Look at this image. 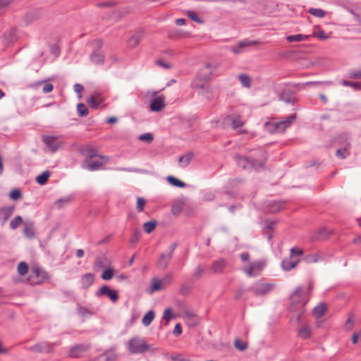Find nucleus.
Wrapping results in <instances>:
<instances>
[{
  "label": "nucleus",
  "mask_w": 361,
  "mask_h": 361,
  "mask_svg": "<svg viewBox=\"0 0 361 361\" xmlns=\"http://www.w3.org/2000/svg\"><path fill=\"white\" fill-rule=\"evenodd\" d=\"M107 161V158L91 152L83 162L82 167L89 171L99 170Z\"/></svg>",
  "instance_id": "2"
},
{
  "label": "nucleus",
  "mask_w": 361,
  "mask_h": 361,
  "mask_svg": "<svg viewBox=\"0 0 361 361\" xmlns=\"http://www.w3.org/2000/svg\"><path fill=\"white\" fill-rule=\"evenodd\" d=\"M156 225H157V222L155 221H147V222L145 223L143 225L144 231L147 233H150L154 230Z\"/></svg>",
  "instance_id": "41"
},
{
  "label": "nucleus",
  "mask_w": 361,
  "mask_h": 361,
  "mask_svg": "<svg viewBox=\"0 0 361 361\" xmlns=\"http://www.w3.org/2000/svg\"><path fill=\"white\" fill-rule=\"evenodd\" d=\"M339 142L344 145L343 148L338 149L336 152V155L340 159H345L349 155L348 147H350V137L348 134H343L339 136Z\"/></svg>",
  "instance_id": "10"
},
{
  "label": "nucleus",
  "mask_w": 361,
  "mask_h": 361,
  "mask_svg": "<svg viewBox=\"0 0 361 361\" xmlns=\"http://www.w3.org/2000/svg\"><path fill=\"white\" fill-rule=\"evenodd\" d=\"M299 262L300 261L298 259L294 260V259H292V258H290V257L289 258L283 259L281 261V268L284 271H289L291 269L296 267V266L298 265Z\"/></svg>",
  "instance_id": "24"
},
{
  "label": "nucleus",
  "mask_w": 361,
  "mask_h": 361,
  "mask_svg": "<svg viewBox=\"0 0 361 361\" xmlns=\"http://www.w3.org/2000/svg\"><path fill=\"white\" fill-rule=\"evenodd\" d=\"M23 233L27 238L32 239L35 236V231L32 222H25Z\"/></svg>",
  "instance_id": "25"
},
{
  "label": "nucleus",
  "mask_w": 361,
  "mask_h": 361,
  "mask_svg": "<svg viewBox=\"0 0 361 361\" xmlns=\"http://www.w3.org/2000/svg\"><path fill=\"white\" fill-rule=\"evenodd\" d=\"M322 259V257L317 254H311L305 257V261L307 263H315Z\"/></svg>",
  "instance_id": "44"
},
{
  "label": "nucleus",
  "mask_w": 361,
  "mask_h": 361,
  "mask_svg": "<svg viewBox=\"0 0 361 361\" xmlns=\"http://www.w3.org/2000/svg\"><path fill=\"white\" fill-rule=\"evenodd\" d=\"M117 4V1L115 0L108 1L106 2L100 3L97 4L99 7H105V8H113Z\"/></svg>",
  "instance_id": "58"
},
{
  "label": "nucleus",
  "mask_w": 361,
  "mask_h": 361,
  "mask_svg": "<svg viewBox=\"0 0 361 361\" xmlns=\"http://www.w3.org/2000/svg\"><path fill=\"white\" fill-rule=\"evenodd\" d=\"M145 35L143 30H139L128 40V46L130 48L135 47L144 38Z\"/></svg>",
  "instance_id": "17"
},
{
  "label": "nucleus",
  "mask_w": 361,
  "mask_h": 361,
  "mask_svg": "<svg viewBox=\"0 0 361 361\" xmlns=\"http://www.w3.org/2000/svg\"><path fill=\"white\" fill-rule=\"evenodd\" d=\"M309 38V35H305L302 34H298L294 35H288L286 37V40L288 42H296L307 40Z\"/></svg>",
  "instance_id": "31"
},
{
  "label": "nucleus",
  "mask_w": 361,
  "mask_h": 361,
  "mask_svg": "<svg viewBox=\"0 0 361 361\" xmlns=\"http://www.w3.org/2000/svg\"><path fill=\"white\" fill-rule=\"evenodd\" d=\"M42 140L53 152L57 151L61 146V143L58 140V138L54 136H43Z\"/></svg>",
  "instance_id": "16"
},
{
  "label": "nucleus",
  "mask_w": 361,
  "mask_h": 361,
  "mask_svg": "<svg viewBox=\"0 0 361 361\" xmlns=\"http://www.w3.org/2000/svg\"><path fill=\"white\" fill-rule=\"evenodd\" d=\"M181 333H182V328H181L180 324H179V323L176 324L174 327L173 331V335L176 336H178L180 335Z\"/></svg>",
  "instance_id": "64"
},
{
  "label": "nucleus",
  "mask_w": 361,
  "mask_h": 361,
  "mask_svg": "<svg viewBox=\"0 0 361 361\" xmlns=\"http://www.w3.org/2000/svg\"><path fill=\"white\" fill-rule=\"evenodd\" d=\"M60 344H61L60 342H55V343L42 342V343H39L35 345L31 346L30 348V350L32 351L37 352V353H51L53 352L54 346L59 345Z\"/></svg>",
  "instance_id": "9"
},
{
  "label": "nucleus",
  "mask_w": 361,
  "mask_h": 361,
  "mask_svg": "<svg viewBox=\"0 0 361 361\" xmlns=\"http://www.w3.org/2000/svg\"><path fill=\"white\" fill-rule=\"evenodd\" d=\"M90 59H91V61L96 64L102 63L104 61V54L99 51H94L92 54Z\"/></svg>",
  "instance_id": "30"
},
{
  "label": "nucleus",
  "mask_w": 361,
  "mask_h": 361,
  "mask_svg": "<svg viewBox=\"0 0 361 361\" xmlns=\"http://www.w3.org/2000/svg\"><path fill=\"white\" fill-rule=\"evenodd\" d=\"M82 285L85 288L90 287L94 282V275L88 273L85 274L82 278Z\"/></svg>",
  "instance_id": "32"
},
{
  "label": "nucleus",
  "mask_w": 361,
  "mask_h": 361,
  "mask_svg": "<svg viewBox=\"0 0 361 361\" xmlns=\"http://www.w3.org/2000/svg\"><path fill=\"white\" fill-rule=\"evenodd\" d=\"M166 180L171 185L177 188H185L186 185V184L183 181L172 176H167Z\"/></svg>",
  "instance_id": "28"
},
{
  "label": "nucleus",
  "mask_w": 361,
  "mask_h": 361,
  "mask_svg": "<svg viewBox=\"0 0 361 361\" xmlns=\"http://www.w3.org/2000/svg\"><path fill=\"white\" fill-rule=\"evenodd\" d=\"M42 84H44V86H43V88H42V92L44 93L47 94V93L51 92L53 90L54 86L51 83L45 82L44 81H39V82H38L37 83V85H42Z\"/></svg>",
  "instance_id": "48"
},
{
  "label": "nucleus",
  "mask_w": 361,
  "mask_h": 361,
  "mask_svg": "<svg viewBox=\"0 0 361 361\" xmlns=\"http://www.w3.org/2000/svg\"><path fill=\"white\" fill-rule=\"evenodd\" d=\"M90 348L89 344L81 343L72 346L69 351L68 356L71 358L81 357L85 353H87Z\"/></svg>",
  "instance_id": "8"
},
{
  "label": "nucleus",
  "mask_w": 361,
  "mask_h": 361,
  "mask_svg": "<svg viewBox=\"0 0 361 361\" xmlns=\"http://www.w3.org/2000/svg\"><path fill=\"white\" fill-rule=\"evenodd\" d=\"M50 176V173L48 171H44L40 175L37 176L36 181L39 185H44Z\"/></svg>",
  "instance_id": "35"
},
{
  "label": "nucleus",
  "mask_w": 361,
  "mask_h": 361,
  "mask_svg": "<svg viewBox=\"0 0 361 361\" xmlns=\"http://www.w3.org/2000/svg\"><path fill=\"white\" fill-rule=\"evenodd\" d=\"M71 201V198L70 197H63V198H61V199H59L57 200L56 202H55V206L58 208V209H61V207H63L65 204H67L70 202Z\"/></svg>",
  "instance_id": "52"
},
{
  "label": "nucleus",
  "mask_w": 361,
  "mask_h": 361,
  "mask_svg": "<svg viewBox=\"0 0 361 361\" xmlns=\"http://www.w3.org/2000/svg\"><path fill=\"white\" fill-rule=\"evenodd\" d=\"M77 111L78 115L82 117L86 116L89 113L87 107L82 103L78 104Z\"/></svg>",
  "instance_id": "43"
},
{
  "label": "nucleus",
  "mask_w": 361,
  "mask_h": 361,
  "mask_svg": "<svg viewBox=\"0 0 361 361\" xmlns=\"http://www.w3.org/2000/svg\"><path fill=\"white\" fill-rule=\"evenodd\" d=\"M296 115L295 114L290 115L286 119L276 122L274 124L275 133L283 132L287 128H288L295 120Z\"/></svg>",
  "instance_id": "12"
},
{
  "label": "nucleus",
  "mask_w": 361,
  "mask_h": 361,
  "mask_svg": "<svg viewBox=\"0 0 361 361\" xmlns=\"http://www.w3.org/2000/svg\"><path fill=\"white\" fill-rule=\"evenodd\" d=\"M279 99L286 104H294L298 102V99L293 91L289 89H284L279 95Z\"/></svg>",
  "instance_id": "15"
},
{
  "label": "nucleus",
  "mask_w": 361,
  "mask_h": 361,
  "mask_svg": "<svg viewBox=\"0 0 361 361\" xmlns=\"http://www.w3.org/2000/svg\"><path fill=\"white\" fill-rule=\"evenodd\" d=\"M28 271V265L24 262H21L18 265V272L20 276H24Z\"/></svg>",
  "instance_id": "47"
},
{
  "label": "nucleus",
  "mask_w": 361,
  "mask_h": 361,
  "mask_svg": "<svg viewBox=\"0 0 361 361\" xmlns=\"http://www.w3.org/2000/svg\"><path fill=\"white\" fill-rule=\"evenodd\" d=\"M23 223V219L20 216H16L10 223V228L12 230L16 229Z\"/></svg>",
  "instance_id": "46"
},
{
  "label": "nucleus",
  "mask_w": 361,
  "mask_h": 361,
  "mask_svg": "<svg viewBox=\"0 0 361 361\" xmlns=\"http://www.w3.org/2000/svg\"><path fill=\"white\" fill-rule=\"evenodd\" d=\"M214 198L215 195L212 192H206L203 197V200L205 201H212Z\"/></svg>",
  "instance_id": "62"
},
{
  "label": "nucleus",
  "mask_w": 361,
  "mask_h": 361,
  "mask_svg": "<svg viewBox=\"0 0 361 361\" xmlns=\"http://www.w3.org/2000/svg\"><path fill=\"white\" fill-rule=\"evenodd\" d=\"M187 16L190 19H192V20H194L195 22H196L197 23H200V24L203 23V20L198 16V15L195 12H194L192 11H188Z\"/></svg>",
  "instance_id": "51"
},
{
  "label": "nucleus",
  "mask_w": 361,
  "mask_h": 361,
  "mask_svg": "<svg viewBox=\"0 0 361 361\" xmlns=\"http://www.w3.org/2000/svg\"><path fill=\"white\" fill-rule=\"evenodd\" d=\"M238 79L241 83V85L246 88H250L251 87V78L247 74H240L238 75Z\"/></svg>",
  "instance_id": "33"
},
{
  "label": "nucleus",
  "mask_w": 361,
  "mask_h": 361,
  "mask_svg": "<svg viewBox=\"0 0 361 361\" xmlns=\"http://www.w3.org/2000/svg\"><path fill=\"white\" fill-rule=\"evenodd\" d=\"M298 336L302 339H307L311 336V331L307 326H303L298 331Z\"/></svg>",
  "instance_id": "36"
},
{
  "label": "nucleus",
  "mask_w": 361,
  "mask_h": 361,
  "mask_svg": "<svg viewBox=\"0 0 361 361\" xmlns=\"http://www.w3.org/2000/svg\"><path fill=\"white\" fill-rule=\"evenodd\" d=\"M155 314L153 310L148 311L143 317L142 323L145 326H148L154 319Z\"/></svg>",
  "instance_id": "29"
},
{
  "label": "nucleus",
  "mask_w": 361,
  "mask_h": 361,
  "mask_svg": "<svg viewBox=\"0 0 361 361\" xmlns=\"http://www.w3.org/2000/svg\"><path fill=\"white\" fill-rule=\"evenodd\" d=\"M244 125V122L240 117L237 116L232 118V127L233 129H238Z\"/></svg>",
  "instance_id": "49"
},
{
  "label": "nucleus",
  "mask_w": 361,
  "mask_h": 361,
  "mask_svg": "<svg viewBox=\"0 0 361 361\" xmlns=\"http://www.w3.org/2000/svg\"><path fill=\"white\" fill-rule=\"evenodd\" d=\"M204 269H205L204 266H203L202 264H198L195 268V272L193 274V278L196 280L200 279L202 277L203 272L204 271Z\"/></svg>",
  "instance_id": "45"
},
{
  "label": "nucleus",
  "mask_w": 361,
  "mask_h": 361,
  "mask_svg": "<svg viewBox=\"0 0 361 361\" xmlns=\"http://www.w3.org/2000/svg\"><path fill=\"white\" fill-rule=\"evenodd\" d=\"M21 196L22 194L20 192V190L18 189L12 190L9 194V197L13 200H19L21 197Z\"/></svg>",
  "instance_id": "54"
},
{
  "label": "nucleus",
  "mask_w": 361,
  "mask_h": 361,
  "mask_svg": "<svg viewBox=\"0 0 361 361\" xmlns=\"http://www.w3.org/2000/svg\"><path fill=\"white\" fill-rule=\"evenodd\" d=\"M331 230L328 229L326 227H324L321 228L320 231H319V235L324 238H326L331 233Z\"/></svg>",
  "instance_id": "59"
},
{
  "label": "nucleus",
  "mask_w": 361,
  "mask_h": 361,
  "mask_svg": "<svg viewBox=\"0 0 361 361\" xmlns=\"http://www.w3.org/2000/svg\"><path fill=\"white\" fill-rule=\"evenodd\" d=\"M163 288L162 281L154 278L151 281V293L160 290Z\"/></svg>",
  "instance_id": "34"
},
{
  "label": "nucleus",
  "mask_w": 361,
  "mask_h": 361,
  "mask_svg": "<svg viewBox=\"0 0 361 361\" xmlns=\"http://www.w3.org/2000/svg\"><path fill=\"white\" fill-rule=\"evenodd\" d=\"M149 345L143 339L133 338L128 341V350L132 354H139L147 351Z\"/></svg>",
  "instance_id": "4"
},
{
  "label": "nucleus",
  "mask_w": 361,
  "mask_h": 361,
  "mask_svg": "<svg viewBox=\"0 0 361 361\" xmlns=\"http://www.w3.org/2000/svg\"><path fill=\"white\" fill-rule=\"evenodd\" d=\"M164 99L163 96L153 98L150 103L151 111L158 112L163 109L165 106Z\"/></svg>",
  "instance_id": "18"
},
{
  "label": "nucleus",
  "mask_w": 361,
  "mask_h": 361,
  "mask_svg": "<svg viewBox=\"0 0 361 361\" xmlns=\"http://www.w3.org/2000/svg\"><path fill=\"white\" fill-rule=\"evenodd\" d=\"M234 159L238 166L244 169H253L254 170L258 171L263 169L264 167L262 162L257 160L250 159L241 155H235Z\"/></svg>",
  "instance_id": "3"
},
{
  "label": "nucleus",
  "mask_w": 361,
  "mask_h": 361,
  "mask_svg": "<svg viewBox=\"0 0 361 361\" xmlns=\"http://www.w3.org/2000/svg\"><path fill=\"white\" fill-rule=\"evenodd\" d=\"M274 288V285L269 283L256 282L250 287L247 290L252 291L256 296H263L271 292Z\"/></svg>",
  "instance_id": "6"
},
{
  "label": "nucleus",
  "mask_w": 361,
  "mask_h": 361,
  "mask_svg": "<svg viewBox=\"0 0 361 361\" xmlns=\"http://www.w3.org/2000/svg\"><path fill=\"white\" fill-rule=\"evenodd\" d=\"M257 42L250 41L247 39L240 41L237 45L231 46L229 47V49L235 55L240 54L244 52L246 47L251 46L252 44H255Z\"/></svg>",
  "instance_id": "14"
},
{
  "label": "nucleus",
  "mask_w": 361,
  "mask_h": 361,
  "mask_svg": "<svg viewBox=\"0 0 361 361\" xmlns=\"http://www.w3.org/2000/svg\"><path fill=\"white\" fill-rule=\"evenodd\" d=\"M18 39L17 29L16 27H11L6 30L3 35L4 43L6 46L13 44L17 42Z\"/></svg>",
  "instance_id": "13"
},
{
  "label": "nucleus",
  "mask_w": 361,
  "mask_h": 361,
  "mask_svg": "<svg viewBox=\"0 0 361 361\" xmlns=\"http://www.w3.org/2000/svg\"><path fill=\"white\" fill-rule=\"evenodd\" d=\"M193 154L191 152L187 153L183 156H181L179 159L178 162L181 167H186L188 166L192 159Z\"/></svg>",
  "instance_id": "27"
},
{
  "label": "nucleus",
  "mask_w": 361,
  "mask_h": 361,
  "mask_svg": "<svg viewBox=\"0 0 361 361\" xmlns=\"http://www.w3.org/2000/svg\"><path fill=\"white\" fill-rule=\"evenodd\" d=\"M12 207H4L0 212V222L4 226L13 214Z\"/></svg>",
  "instance_id": "26"
},
{
  "label": "nucleus",
  "mask_w": 361,
  "mask_h": 361,
  "mask_svg": "<svg viewBox=\"0 0 361 361\" xmlns=\"http://www.w3.org/2000/svg\"><path fill=\"white\" fill-rule=\"evenodd\" d=\"M326 306L324 304H320L317 306H316L314 309H313V314L317 317H320L322 316H323L326 312Z\"/></svg>",
  "instance_id": "38"
},
{
  "label": "nucleus",
  "mask_w": 361,
  "mask_h": 361,
  "mask_svg": "<svg viewBox=\"0 0 361 361\" xmlns=\"http://www.w3.org/2000/svg\"><path fill=\"white\" fill-rule=\"evenodd\" d=\"M315 36L318 37L319 39H326L329 38V35L323 30L319 31L317 34H315Z\"/></svg>",
  "instance_id": "63"
},
{
  "label": "nucleus",
  "mask_w": 361,
  "mask_h": 361,
  "mask_svg": "<svg viewBox=\"0 0 361 361\" xmlns=\"http://www.w3.org/2000/svg\"><path fill=\"white\" fill-rule=\"evenodd\" d=\"M308 13L317 18H323L325 16V11L321 8H310Z\"/></svg>",
  "instance_id": "42"
},
{
  "label": "nucleus",
  "mask_w": 361,
  "mask_h": 361,
  "mask_svg": "<svg viewBox=\"0 0 361 361\" xmlns=\"http://www.w3.org/2000/svg\"><path fill=\"white\" fill-rule=\"evenodd\" d=\"M290 258H293L295 256H301L303 254V250L298 247H292L290 250Z\"/></svg>",
  "instance_id": "56"
},
{
  "label": "nucleus",
  "mask_w": 361,
  "mask_h": 361,
  "mask_svg": "<svg viewBox=\"0 0 361 361\" xmlns=\"http://www.w3.org/2000/svg\"><path fill=\"white\" fill-rule=\"evenodd\" d=\"M341 84L345 87H351L355 90H361V83L358 82H353V81H348L345 80H343L341 81Z\"/></svg>",
  "instance_id": "40"
},
{
  "label": "nucleus",
  "mask_w": 361,
  "mask_h": 361,
  "mask_svg": "<svg viewBox=\"0 0 361 361\" xmlns=\"http://www.w3.org/2000/svg\"><path fill=\"white\" fill-rule=\"evenodd\" d=\"M211 64L207 63L200 70L197 74V78L204 81H207L210 79L211 75H212V71L211 70Z\"/></svg>",
  "instance_id": "22"
},
{
  "label": "nucleus",
  "mask_w": 361,
  "mask_h": 361,
  "mask_svg": "<svg viewBox=\"0 0 361 361\" xmlns=\"http://www.w3.org/2000/svg\"><path fill=\"white\" fill-rule=\"evenodd\" d=\"M138 139L141 141H145L148 143H150L153 141L154 140V136L152 133H144V134H142L140 135L139 137H138Z\"/></svg>",
  "instance_id": "53"
},
{
  "label": "nucleus",
  "mask_w": 361,
  "mask_h": 361,
  "mask_svg": "<svg viewBox=\"0 0 361 361\" xmlns=\"http://www.w3.org/2000/svg\"><path fill=\"white\" fill-rule=\"evenodd\" d=\"M234 346L239 350H245L247 348V344L245 342H242L239 339H237L234 342Z\"/></svg>",
  "instance_id": "55"
},
{
  "label": "nucleus",
  "mask_w": 361,
  "mask_h": 361,
  "mask_svg": "<svg viewBox=\"0 0 361 361\" xmlns=\"http://www.w3.org/2000/svg\"><path fill=\"white\" fill-rule=\"evenodd\" d=\"M192 85L194 87L200 88L201 90L200 94L202 95L204 97H205L207 100L210 101L213 99L214 95L212 91L207 85H197L194 82Z\"/></svg>",
  "instance_id": "20"
},
{
  "label": "nucleus",
  "mask_w": 361,
  "mask_h": 361,
  "mask_svg": "<svg viewBox=\"0 0 361 361\" xmlns=\"http://www.w3.org/2000/svg\"><path fill=\"white\" fill-rule=\"evenodd\" d=\"M40 14L39 11H32L28 13H27L23 18V22L25 24V25L27 26L34 21L38 20L39 18Z\"/></svg>",
  "instance_id": "23"
},
{
  "label": "nucleus",
  "mask_w": 361,
  "mask_h": 361,
  "mask_svg": "<svg viewBox=\"0 0 361 361\" xmlns=\"http://www.w3.org/2000/svg\"><path fill=\"white\" fill-rule=\"evenodd\" d=\"M265 267V262L262 260H256L250 264L248 267L242 268L243 272L249 277H255L258 276Z\"/></svg>",
  "instance_id": "5"
},
{
  "label": "nucleus",
  "mask_w": 361,
  "mask_h": 361,
  "mask_svg": "<svg viewBox=\"0 0 361 361\" xmlns=\"http://www.w3.org/2000/svg\"><path fill=\"white\" fill-rule=\"evenodd\" d=\"M348 78L355 80H361V68L350 70L348 73Z\"/></svg>",
  "instance_id": "37"
},
{
  "label": "nucleus",
  "mask_w": 361,
  "mask_h": 361,
  "mask_svg": "<svg viewBox=\"0 0 361 361\" xmlns=\"http://www.w3.org/2000/svg\"><path fill=\"white\" fill-rule=\"evenodd\" d=\"M228 265V262L224 259H219L213 262L211 266V270L214 274H221Z\"/></svg>",
  "instance_id": "19"
},
{
  "label": "nucleus",
  "mask_w": 361,
  "mask_h": 361,
  "mask_svg": "<svg viewBox=\"0 0 361 361\" xmlns=\"http://www.w3.org/2000/svg\"><path fill=\"white\" fill-rule=\"evenodd\" d=\"M88 104L94 108L97 109L99 107L98 104L96 102V97L94 95H92L87 100Z\"/></svg>",
  "instance_id": "60"
},
{
  "label": "nucleus",
  "mask_w": 361,
  "mask_h": 361,
  "mask_svg": "<svg viewBox=\"0 0 361 361\" xmlns=\"http://www.w3.org/2000/svg\"><path fill=\"white\" fill-rule=\"evenodd\" d=\"M290 299L292 305L290 310L293 313L292 318L295 317L296 321L300 322L305 311V305L308 300V294L302 286H299L292 294Z\"/></svg>",
  "instance_id": "1"
},
{
  "label": "nucleus",
  "mask_w": 361,
  "mask_h": 361,
  "mask_svg": "<svg viewBox=\"0 0 361 361\" xmlns=\"http://www.w3.org/2000/svg\"><path fill=\"white\" fill-rule=\"evenodd\" d=\"M96 295L97 297L104 295L106 296L114 303L116 302L118 299V292L114 289H111L109 286L106 285L102 286L98 290V291L96 293Z\"/></svg>",
  "instance_id": "11"
},
{
  "label": "nucleus",
  "mask_w": 361,
  "mask_h": 361,
  "mask_svg": "<svg viewBox=\"0 0 361 361\" xmlns=\"http://www.w3.org/2000/svg\"><path fill=\"white\" fill-rule=\"evenodd\" d=\"M163 319L169 322L172 319V312L171 308H167L164 312Z\"/></svg>",
  "instance_id": "61"
},
{
  "label": "nucleus",
  "mask_w": 361,
  "mask_h": 361,
  "mask_svg": "<svg viewBox=\"0 0 361 361\" xmlns=\"http://www.w3.org/2000/svg\"><path fill=\"white\" fill-rule=\"evenodd\" d=\"M184 319L186 324L190 327L196 326L200 322L199 317L192 312H185Z\"/></svg>",
  "instance_id": "21"
},
{
  "label": "nucleus",
  "mask_w": 361,
  "mask_h": 361,
  "mask_svg": "<svg viewBox=\"0 0 361 361\" xmlns=\"http://www.w3.org/2000/svg\"><path fill=\"white\" fill-rule=\"evenodd\" d=\"M32 274L35 275L36 277H41L42 279H45L48 278V274L44 271L40 269L39 268L35 267L32 269Z\"/></svg>",
  "instance_id": "39"
},
{
  "label": "nucleus",
  "mask_w": 361,
  "mask_h": 361,
  "mask_svg": "<svg viewBox=\"0 0 361 361\" xmlns=\"http://www.w3.org/2000/svg\"><path fill=\"white\" fill-rule=\"evenodd\" d=\"M178 246V243H173L170 245L169 247V252L167 253H161L159 259H158V262H157V266L159 267V269H162V270H165L172 257H173V252L174 250H176V248Z\"/></svg>",
  "instance_id": "7"
},
{
  "label": "nucleus",
  "mask_w": 361,
  "mask_h": 361,
  "mask_svg": "<svg viewBox=\"0 0 361 361\" xmlns=\"http://www.w3.org/2000/svg\"><path fill=\"white\" fill-rule=\"evenodd\" d=\"M113 276L114 269L111 267L105 269L102 274V279L106 281L111 279Z\"/></svg>",
  "instance_id": "50"
},
{
  "label": "nucleus",
  "mask_w": 361,
  "mask_h": 361,
  "mask_svg": "<svg viewBox=\"0 0 361 361\" xmlns=\"http://www.w3.org/2000/svg\"><path fill=\"white\" fill-rule=\"evenodd\" d=\"M146 201L143 197H138L137 200V210L139 212H141L144 209V207L145 205Z\"/></svg>",
  "instance_id": "57"
}]
</instances>
